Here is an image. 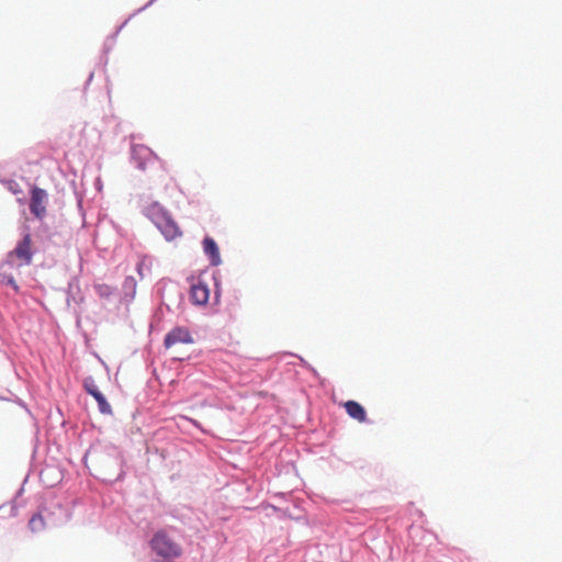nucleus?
Wrapping results in <instances>:
<instances>
[{"mask_svg": "<svg viewBox=\"0 0 562 562\" xmlns=\"http://www.w3.org/2000/svg\"><path fill=\"white\" fill-rule=\"evenodd\" d=\"M190 296L193 302V304L196 305H204L207 303L210 297V290L206 283L204 282H196L191 285L190 290Z\"/></svg>", "mask_w": 562, "mask_h": 562, "instance_id": "nucleus-8", "label": "nucleus"}, {"mask_svg": "<svg viewBox=\"0 0 562 562\" xmlns=\"http://www.w3.org/2000/svg\"><path fill=\"white\" fill-rule=\"evenodd\" d=\"M203 250L210 257V261L213 266H218L221 263L220 250L213 238H204Z\"/></svg>", "mask_w": 562, "mask_h": 562, "instance_id": "nucleus-9", "label": "nucleus"}, {"mask_svg": "<svg viewBox=\"0 0 562 562\" xmlns=\"http://www.w3.org/2000/svg\"><path fill=\"white\" fill-rule=\"evenodd\" d=\"M32 237L29 232L23 235L21 241L8 254L7 262L10 266H29L32 262Z\"/></svg>", "mask_w": 562, "mask_h": 562, "instance_id": "nucleus-3", "label": "nucleus"}, {"mask_svg": "<svg viewBox=\"0 0 562 562\" xmlns=\"http://www.w3.org/2000/svg\"><path fill=\"white\" fill-rule=\"evenodd\" d=\"M153 550L165 559H176L182 553L181 547L165 532L158 531L150 541Z\"/></svg>", "mask_w": 562, "mask_h": 562, "instance_id": "nucleus-2", "label": "nucleus"}, {"mask_svg": "<svg viewBox=\"0 0 562 562\" xmlns=\"http://www.w3.org/2000/svg\"><path fill=\"white\" fill-rule=\"evenodd\" d=\"M95 292L100 297L108 299L113 293V288L105 283L94 285Z\"/></svg>", "mask_w": 562, "mask_h": 562, "instance_id": "nucleus-12", "label": "nucleus"}, {"mask_svg": "<svg viewBox=\"0 0 562 562\" xmlns=\"http://www.w3.org/2000/svg\"><path fill=\"white\" fill-rule=\"evenodd\" d=\"M132 155L137 164V167L142 170L146 169V164L149 160H159V157L149 147L142 144H137L132 147Z\"/></svg>", "mask_w": 562, "mask_h": 562, "instance_id": "nucleus-6", "label": "nucleus"}, {"mask_svg": "<svg viewBox=\"0 0 562 562\" xmlns=\"http://www.w3.org/2000/svg\"><path fill=\"white\" fill-rule=\"evenodd\" d=\"M347 414L359 423L367 420V414L364 408L356 401H347L344 404Z\"/></svg>", "mask_w": 562, "mask_h": 562, "instance_id": "nucleus-10", "label": "nucleus"}, {"mask_svg": "<svg viewBox=\"0 0 562 562\" xmlns=\"http://www.w3.org/2000/svg\"><path fill=\"white\" fill-rule=\"evenodd\" d=\"M85 389L98 402L99 409L101 413H103V414L111 413L110 404L106 402L103 394L98 390V387L94 384V381L92 379H87L85 381Z\"/></svg>", "mask_w": 562, "mask_h": 562, "instance_id": "nucleus-7", "label": "nucleus"}, {"mask_svg": "<svg viewBox=\"0 0 562 562\" xmlns=\"http://www.w3.org/2000/svg\"><path fill=\"white\" fill-rule=\"evenodd\" d=\"M147 216L155 223L167 240L181 236V231L171 216L158 203L147 207Z\"/></svg>", "mask_w": 562, "mask_h": 562, "instance_id": "nucleus-1", "label": "nucleus"}, {"mask_svg": "<svg viewBox=\"0 0 562 562\" xmlns=\"http://www.w3.org/2000/svg\"><path fill=\"white\" fill-rule=\"evenodd\" d=\"M10 284H13L14 288H16L15 282L12 279L10 280Z\"/></svg>", "mask_w": 562, "mask_h": 562, "instance_id": "nucleus-13", "label": "nucleus"}, {"mask_svg": "<svg viewBox=\"0 0 562 562\" xmlns=\"http://www.w3.org/2000/svg\"><path fill=\"white\" fill-rule=\"evenodd\" d=\"M47 193L44 189L33 187L31 190L30 211L37 217L43 218L46 214Z\"/></svg>", "mask_w": 562, "mask_h": 562, "instance_id": "nucleus-4", "label": "nucleus"}, {"mask_svg": "<svg viewBox=\"0 0 562 562\" xmlns=\"http://www.w3.org/2000/svg\"><path fill=\"white\" fill-rule=\"evenodd\" d=\"M29 526L32 531H40V530L44 529V526H45L44 518L42 517V515L35 514L30 519Z\"/></svg>", "mask_w": 562, "mask_h": 562, "instance_id": "nucleus-11", "label": "nucleus"}, {"mask_svg": "<svg viewBox=\"0 0 562 562\" xmlns=\"http://www.w3.org/2000/svg\"><path fill=\"white\" fill-rule=\"evenodd\" d=\"M193 338L190 331L184 327H175L170 330L164 340V345L166 348H170L177 344H192Z\"/></svg>", "mask_w": 562, "mask_h": 562, "instance_id": "nucleus-5", "label": "nucleus"}]
</instances>
